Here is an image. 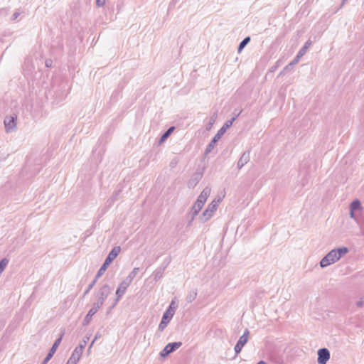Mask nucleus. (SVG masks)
I'll use <instances>...</instances> for the list:
<instances>
[{
  "instance_id": "obj_1",
  "label": "nucleus",
  "mask_w": 364,
  "mask_h": 364,
  "mask_svg": "<svg viewBox=\"0 0 364 364\" xmlns=\"http://www.w3.org/2000/svg\"><path fill=\"white\" fill-rule=\"evenodd\" d=\"M211 189L209 187H205L200 194L198 196L196 201L194 203L191 210L187 214L188 225L191 226L196 216L199 213L204 204L205 203L209 195L210 194Z\"/></svg>"
},
{
  "instance_id": "obj_2",
  "label": "nucleus",
  "mask_w": 364,
  "mask_h": 364,
  "mask_svg": "<svg viewBox=\"0 0 364 364\" xmlns=\"http://www.w3.org/2000/svg\"><path fill=\"white\" fill-rule=\"evenodd\" d=\"M348 252V248L342 247L333 249L328 252L320 261L319 264L322 268L326 267L338 261L344 255Z\"/></svg>"
},
{
  "instance_id": "obj_3",
  "label": "nucleus",
  "mask_w": 364,
  "mask_h": 364,
  "mask_svg": "<svg viewBox=\"0 0 364 364\" xmlns=\"http://www.w3.org/2000/svg\"><path fill=\"white\" fill-rule=\"evenodd\" d=\"M234 122V119H230L226 121L223 127L218 131L216 134L213 136L211 141L206 146L205 154L207 155L212 151L215 144L221 139L223 135L225 133L226 130L230 128Z\"/></svg>"
},
{
  "instance_id": "obj_4",
  "label": "nucleus",
  "mask_w": 364,
  "mask_h": 364,
  "mask_svg": "<svg viewBox=\"0 0 364 364\" xmlns=\"http://www.w3.org/2000/svg\"><path fill=\"white\" fill-rule=\"evenodd\" d=\"M220 201V199L218 200H214L208 205L207 208L198 217V220L200 223H204L212 218L214 212L216 211L218 207Z\"/></svg>"
},
{
  "instance_id": "obj_5",
  "label": "nucleus",
  "mask_w": 364,
  "mask_h": 364,
  "mask_svg": "<svg viewBox=\"0 0 364 364\" xmlns=\"http://www.w3.org/2000/svg\"><path fill=\"white\" fill-rule=\"evenodd\" d=\"M130 284H131V283L129 282L125 279L119 284L118 288L116 290V293H115L117 297L114 299V301L113 302V304H112L110 309L114 308L117 304V303L119 302L120 299L125 294L128 287Z\"/></svg>"
},
{
  "instance_id": "obj_6",
  "label": "nucleus",
  "mask_w": 364,
  "mask_h": 364,
  "mask_svg": "<svg viewBox=\"0 0 364 364\" xmlns=\"http://www.w3.org/2000/svg\"><path fill=\"white\" fill-rule=\"evenodd\" d=\"M181 346H182V343L180 342V341L179 342L169 343L160 352V356L162 357V358H166L170 353L176 351Z\"/></svg>"
},
{
  "instance_id": "obj_7",
  "label": "nucleus",
  "mask_w": 364,
  "mask_h": 364,
  "mask_svg": "<svg viewBox=\"0 0 364 364\" xmlns=\"http://www.w3.org/2000/svg\"><path fill=\"white\" fill-rule=\"evenodd\" d=\"M111 288L109 284H104L96 294L97 300L104 304L105 299L110 294Z\"/></svg>"
},
{
  "instance_id": "obj_8",
  "label": "nucleus",
  "mask_w": 364,
  "mask_h": 364,
  "mask_svg": "<svg viewBox=\"0 0 364 364\" xmlns=\"http://www.w3.org/2000/svg\"><path fill=\"white\" fill-rule=\"evenodd\" d=\"M317 354V362L318 364H326L331 357L330 351L326 348L318 349Z\"/></svg>"
},
{
  "instance_id": "obj_9",
  "label": "nucleus",
  "mask_w": 364,
  "mask_h": 364,
  "mask_svg": "<svg viewBox=\"0 0 364 364\" xmlns=\"http://www.w3.org/2000/svg\"><path fill=\"white\" fill-rule=\"evenodd\" d=\"M17 119V116L16 114L6 116L4 119V123L7 132L14 129L16 127V121Z\"/></svg>"
},
{
  "instance_id": "obj_10",
  "label": "nucleus",
  "mask_w": 364,
  "mask_h": 364,
  "mask_svg": "<svg viewBox=\"0 0 364 364\" xmlns=\"http://www.w3.org/2000/svg\"><path fill=\"white\" fill-rule=\"evenodd\" d=\"M63 336V334L62 333L60 335V336L55 341L52 347L49 350L48 353L47 354L46 357L43 360V364H46L53 356L54 353H55L58 346L60 345V343L62 341Z\"/></svg>"
},
{
  "instance_id": "obj_11",
  "label": "nucleus",
  "mask_w": 364,
  "mask_h": 364,
  "mask_svg": "<svg viewBox=\"0 0 364 364\" xmlns=\"http://www.w3.org/2000/svg\"><path fill=\"white\" fill-rule=\"evenodd\" d=\"M173 316L169 312V310H166L164 313L161 321L159 325L158 331H163L167 326L168 323L171 321Z\"/></svg>"
},
{
  "instance_id": "obj_12",
  "label": "nucleus",
  "mask_w": 364,
  "mask_h": 364,
  "mask_svg": "<svg viewBox=\"0 0 364 364\" xmlns=\"http://www.w3.org/2000/svg\"><path fill=\"white\" fill-rule=\"evenodd\" d=\"M121 251V247L119 246H115L114 247L112 250L108 254L107 257H106L105 260V263L106 264H109L112 262V261L118 256Z\"/></svg>"
},
{
  "instance_id": "obj_13",
  "label": "nucleus",
  "mask_w": 364,
  "mask_h": 364,
  "mask_svg": "<svg viewBox=\"0 0 364 364\" xmlns=\"http://www.w3.org/2000/svg\"><path fill=\"white\" fill-rule=\"evenodd\" d=\"M250 159V151H245L237 161V168L241 169L246 164L249 162Z\"/></svg>"
},
{
  "instance_id": "obj_14",
  "label": "nucleus",
  "mask_w": 364,
  "mask_h": 364,
  "mask_svg": "<svg viewBox=\"0 0 364 364\" xmlns=\"http://www.w3.org/2000/svg\"><path fill=\"white\" fill-rule=\"evenodd\" d=\"M82 352H83V350H82V347L81 346H77L74 349V350H73L71 356L70 357V358L71 360H75V361H76L77 363L78 360H80L81 355H82Z\"/></svg>"
},
{
  "instance_id": "obj_15",
  "label": "nucleus",
  "mask_w": 364,
  "mask_h": 364,
  "mask_svg": "<svg viewBox=\"0 0 364 364\" xmlns=\"http://www.w3.org/2000/svg\"><path fill=\"white\" fill-rule=\"evenodd\" d=\"M175 127H170L160 137L159 143L161 144L166 141V140L169 137V136L173 133L175 130Z\"/></svg>"
},
{
  "instance_id": "obj_16",
  "label": "nucleus",
  "mask_w": 364,
  "mask_h": 364,
  "mask_svg": "<svg viewBox=\"0 0 364 364\" xmlns=\"http://www.w3.org/2000/svg\"><path fill=\"white\" fill-rule=\"evenodd\" d=\"M249 334L250 331L247 328H246L243 334L239 338L237 343L243 347L247 343Z\"/></svg>"
},
{
  "instance_id": "obj_17",
  "label": "nucleus",
  "mask_w": 364,
  "mask_h": 364,
  "mask_svg": "<svg viewBox=\"0 0 364 364\" xmlns=\"http://www.w3.org/2000/svg\"><path fill=\"white\" fill-rule=\"evenodd\" d=\"M201 178V176L198 173L195 174L188 181V188H194Z\"/></svg>"
},
{
  "instance_id": "obj_18",
  "label": "nucleus",
  "mask_w": 364,
  "mask_h": 364,
  "mask_svg": "<svg viewBox=\"0 0 364 364\" xmlns=\"http://www.w3.org/2000/svg\"><path fill=\"white\" fill-rule=\"evenodd\" d=\"M350 210L357 212L361 210V203L358 199L353 200L350 205Z\"/></svg>"
},
{
  "instance_id": "obj_19",
  "label": "nucleus",
  "mask_w": 364,
  "mask_h": 364,
  "mask_svg": "<svg viewBox=\"0 0 364 364\" xmlns=\"http://www.w3.org/2000/svg\"><path fill=\"white\" fill-rule=\"evenodd\" d=\"M197 289H191V291H189V292L188 293L187 296H186V301L188 303H191L193 301H194L197 296Z\"/></svg>"
},
{
  "instance_id": "obj_20",
  "label": "nucleus",
  "mask_w": 364,
  "mask_h": 364,
  "mask_svg": "<svg viewBox=\"0 0 364 364\" xmlns=\"http://www.w3.org/2000/svg\"><path fill=\"white\" fill-rule=\"evenodd\" d=\"M164 270L159 267L153 272L154 279L157 282L163 277Z\"/></svg>"
},
{
  "instance_id": "obj_21",
  "label": "nucleus",
  "mask_w": 364,
  "mask_h": 364,
  "mask_svg": "<svg viewBox=\"0 0 364 364\" xmlns=\"http://www.w3.org/2000/svg\"><path fill=\"white\" fill-rule=\"evenodd\" d=\"M311 44V42L309 40L305 43L304 46L298 52V58H301L303 55H305L307 49L309 48Z\"/></svg>"
},
{
  "instance_id": "obj_22",
  "label": "nucleus",
  "mask_w": 364,
  "mask_h": 364,
  "mask_svg": "<svg viewBox=\"0 0 364 364\" xmlns=\"http://www.w3.org/2000/svg\"><path fill=\"white\" fill-rule=\"evenodd\" d=\"M139 271V268L135 267L133 270L129 274V275L125 278L129 282L132 283L134 277L136 276Z\"/></svg>"
},
{
  "instance_id": "obj_23",
  "label": "nucleus",
  "mask_w": 364,
  "mask_h": 364,
  "mask_svg": "<svg viewBox=\"0 0 364 364\" xmlns=\"http://www.w3.org/2000/svg\"><path fill=\"white\" fill-rule=\"evenodd\" d=\"M96 313L95 312V311H92V310L90 309L88 313L87 314V315L84 318V320H83V322H82V325L83 326H87L90 322L91 319H92V317Z\"/></svg>"
},
{
  "instance_id": "obj_24",
  "label": "nucleus",
  "mask_w": 364,
  "mask_h": 364,
  "mask_svg": "<svg viewBox=\"0 0 364 364\" xmlns=\"http://www.w3.org/2000/svg\"><path fill=\"white\" fill-rule=\"evenodd\" d=\"M250 39L251 38L250 36H247L240 43L237 47V51L239 53H240L244 49L247 44L250 41Z\"/></svg>"
},
{
  "instance_id": "obj_25",
  "label": "nucleus",
  "mask_w": 364,
  "mask_h": 364,
  "mask_svg": "<svg viewBox=\"0 0 364 364\" xmlns=\"http://www.w3.org/2000/svg\"><path fill=\"white\" fill-rule=\"evenodd\" d=\"M108 267L109 265L104 262L95 275V279L97 280L100 277H102Z\"/></svg>"
},
{
  "instance_id": "obj_26",
  "label": "nucleus",
  "mask_w": 364,
  "mask_h": 364,
  "mask_svg": "<svg viewBox=\"0 0 364 364\" xmlns=\"http://www.w3.org/2000/svg\"><path fill=\"white\" fill-rule=\"evenodd\" d=\"M9 262V260L7 258H3L2 259L0 260V275L4 271Z\"/></svg>"
},
{
  "instance_id": "obj_27",
  "label": "nucleus",
  "mask_w": 364,
  "mask_h": 364,
  "mask_svg": "<svg viewBox=\"0 0 364 364\" xmlns=\"http://www.w3.org/2000/svg\"><path fill=\"white\" fill-rule=\"evenodd\" d=\"M216 118H217V114L216 113H215L213 115H212L210 117L209 123L208 124V125L206 127V130L208 131V130H210L212 128L213 125L215 122Z\"/></svg>"
},
{
  "instance_id": "obj_28",
  "label": "nucleus",
  "mask_w": 364,
  "mask_h": 364,
  "mask_svg": "<svg viewBox=\"0 0 364 364\" xmlns=\"http://www.w3.org/2000/svg\"><path fill=\"white\" fill-rule=\"evenodd\" d=\"M121 193V190H119V191H115L112 196L108 200V202L110 203V204H112L114 203L116 200H118V196Z\"/></svg>"
},
{
  "instance_id": "obj_29",
  "label": "nucleus",
  "mask_w": 364,
  "mask_h": 364,
  "mask_svg": "<svg viewBox=\"0 0 364 364\" xmlns=\"http://www.w3.org/2000/svg\"><path fill=\"white\" fill-rule=\"evenodd\" d=\"M97 279H94L93 281L88 285V287H87V289L85 290L84 293H83V296H85L87 294H89V292L90 291V290L94 287V286L95 285L96 282H97Z\"/></svg>"
},
{
  "instance_id": "obj_30",
  "label": "nucleus",
  "mask_w": 364,
  "mask_h": 364,
  "mask_svg": "<svg viewBox=\"0 0 364 364\" xmlns=\"http://www.w3.org/2000/svg\"><path fill=\"white\" fill-rule=\"evenodd\" d=\"M171 262V257H166V259H164V260L163 261V262L161 264V265L159 266V267L162 269H164L165 271V269L168 267V266L169 265Z\"/></svg>"
},
{
  "instance_id": "obj_31",
  "label": "nucleus",
  "mask_w": 364,
  "mask_h": 364,
  "mask_svg": "<svg viewBox=\"0 0 364 364\" xmlns=\"http://www.w3.org/2000/svg\"><path fill=\"white\" fill-rule=\"evenodd\" d=\"M103 305L102 303L100 302L99 301L97 300L96 302H95L93 304V306L90 309V310L92 311H95V313L97 312V311L99 310V309Z\"/></svg>"
},
{
  "instance_id": "obj_32",
  "label": "nucleus",
  "mask_w": 364,
  "mask_h": 364,
  "mask_svg": "<svg viewBox=\"0 0 364 364\" xmlns=\"http://www.w3.org/2000/svg\"><path fill=\"white\" fill-rule=\"evenodd\" d=\"M176 309V306H175V301H172L168 306V308L166 310H169V312L171 314L172 316L174 315L175 311Z\"/></svg>"
},
{
  "instance_id": "obj_33",
  "label": "nucleus",
  "mask_w": 364,
  "mask_h": 364,
  "mask_svg": "<svg viewBox=\"0 0 364 364\" xmlns=\"http://www.w3.org/2000/svg\"><path fill=\"white\" fill-rule=\"evenodd\" d=\"M89 340H90V337L89 336L84 337L82 341H80V344L77 346H81L82 347V350H83L84 348H85L86 345H87V341Z\"/></svg>"
},
{
  "instance_id": "obj_34",
  "label": "nucleus",
  "mask_w": 364,
  "mask_h": 364,
  "mask_svg": "<svg viewBox=\"0 0 364 364\" xmlns=\"http://www.w3.org/2000/svg\"><path fill=\"white\" fill-rule=\"evenodd\" d=\"M242 348L243 347L242 346H240L239 344L236 343V345L235 346V348H234L235 354L238 355L242 351Z\"/></svg>"
},
{
  "instance_id": "obj_35",
  "label": "nucleus",
  "mask_w": 364,
  "mask_h": 364,
  "mask_svg": "<svg viewBox=\"0 0 364 364\" xmlns=\"http://www.w3.org/2000/svg\"><path fill=\"white\" fill-rule=\"evenodd\" d=\"M350 216L351 218L358 220V217L355 211H352L351 210H350Z\"/></svg>"
},
{
  "instance_id": "obj_36",
  "label": "nucleus",
  "mask_w": 364,
  "mask_h": 364,
  "mask_svg": "<svg viewBox=\"0 0 364 364\" xmlns=\"http://www.w3.org/2000/svg\"><path fill=\"white\" fill-rule=\"evenodd\" d=\"M105 4V0H96V4L100 7L104 6Z\"/></svg>"
},
{
  "instance_id": "obj_37",
  "label": "nucleus",
  "mask_w": 364,
  "mask_h": 364,
  "mask_svg": "<svg viewBox=\"0 0 364 364\" xmlns=\"http://www.w3.org/2000/svg\"><path fill=\"white\" fill-rule=\"evenodd\" d=\"M100 336L99 335V333H97L95 336V338L93 339V341H92V343H90V346H89V350L92 348L93 343H95V341L100 337Z\"/></svg>"
},
{
  "instance_id": "obj_38",
  "label": "nucleus",
  "mask_w": 364,
  "mask_h": 364,
  "mask_svg": "<svg viewBox=\"0 0 364 364\" xmlns=\"http://www.w3.org/2000/svg\"><path fill=\"white\" fill-rule=\"evenodd\" d=\"M299 59H300V58H298V54H297L296 56L294 58V59L291 62V64L296 65L299 62Z\"/></svg>"
},
{
  "instance_id": "obj_39",
  "label": "nucleus",
  "mask_w": 364,
  "mask_h": 364,
  "mask_svg": "<svg viewBox=\"0 0 364 364\" xmlns=\"http://www.w3.org/2000/svg\"><path fill=\"white\" fill-rule=\"evenodd\" d=\"M18 16H19L18 12L14 13V14L12 15V17H11L12 20L16 19L18 17Z\"/></svg>"
},
{
  "instance_id": "obj_40",
  "label": "nucleus",
  "mask_w": 364,
  "mask_h": 364,
  "mask_svg": "<svg viewBox=\"0 0 364 364\" xmlns=\"http://www.w3.org/2000/svg\"><path fill=\"white\" fill-rule=\"evenodd\" d=\"M66 364H77V362L69 358Z\"/></svg>"
},
{
  "instance_id": "obj_41",
  "label": "nucleus",
  "mask_w": 364,
  "mask_h": 364,
  "mask_svg": "<svg viewBox=\"0 0 364 364\" xmlns=\"http://www.w3.org/2000/svg\"><path fill=\"white\" fill-rule=\"evenodd\" d=\"M363 301H358L356 302V306L358 307H361V306H363Z\"/></svg>"
},
{
  "instance_id": "obj_42",
  "label": "nucleus",
  "mask_w": 364,
  "mask_h": 364,
  "mask_svg": "<svg viewBox=\"0 0 364 364\" xmlns=\"http://www.w3.org/2000/svg\"><path fill=\"white\" fill-rule=\"evenodd\" d=\"M242 111L239 112L237 114H235V116L232 118L234 119V122L236 120V119L239 117Z\"/></svg>"
},
{
  "instance_id": "obj_43",
  "label": "nucleus",
  "mask_w": 364,
  "mask_h": 364,
  "mask_svg": "<svg viewBox=\"0 0 364 364\" xmlns=\"http://www.w3.org/2000/svg\"><path fill=\"white\" fill-rule=\"evenodd\" d=\"M46 67L51 66V60H46Z\"/></svg>"
},
{
  "instance_id": "obj_44",
  "label": "nucleus",
  "mask_w": 364,
  "mask_h": 364,
  "mask_svg": "<svg viewBox=\"0 0 364 364\" xmlns=\"http://www.w3.org/2000/svg\"><path fill=\"white\" fill-rule=\"evenodd\" d=\"M289 65H286L284 68V71L289 70Z\"/></svg>"
},
{
  "instance_id": "obj_45",
  "label": "nucleus",
  "mask_w": 364,
  "mask_h": 364,
  "mask_svg": "<svg viewBox=\"0 0 364 364\" xmlns=\"http://www.w3.org/2000/svg\"><path fill=\"white\" fill-rule=\"evenodd\" d=\"M275 69H276V67H272L270 70L272 72H274Z\"/></svg>"
},
{
  "instance_id": "obj_46",
  "label": "nucleus",
  "mask_w": 364,
  "mask_h": 364,
  "mask_svg": "<svg viewBox=\"0 0 364 364\" xmlns=\"http://www.w3.org/2000/svg\"><path fill=\"white\" fill-rule=\"evenodd\" d=\"M287 65H289V67L290 68V67H292L294 65H293V64H291V63H289Z\"/></svg>"
}]
</instances>
